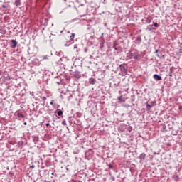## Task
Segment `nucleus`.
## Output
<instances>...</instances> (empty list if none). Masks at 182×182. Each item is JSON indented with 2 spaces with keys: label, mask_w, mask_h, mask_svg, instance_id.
Instances as JSON below:
<instances>
[{
  "label": "nucleus",
  "mask_w": 182,
  "mask_h": 182,
  "mask_svg": "<svg viewBox=\"0 0 182 182\" xmlns=\"http://www.w3.org/2000/svg\"><path fill=\"white\" fill-rule=\"evenodd\" d=\"M109 168H113V166H112V164H109Z\"/></svg>",
  "instance_id": "27"
},
{
  "label": "nucleus",
  "mask_w": 182,
  "mask_h": 182,
  "mask_svg": "<svg viewBox=\"0 0 182 182\" xmlns=\"http://www.w3.org/2000/svg\"><path fill=\"white\" fill-rule=\"evenodd\" d=\"M33 141L35 142V144L38 143L39 141V137H38L37 136H33Z\"/></svg>",
  "instance_id": "12"
},
{
  "label": "nucleus",
  "mask_w": 182,
  "mask_h": 182,
  "mask_svg": "<svg viewBox=\"0 0 182 182\" xmlns=\"http://www.w3.org/2000/svg\"><path fill=\"white\" fill-rule=\"evenodd\" d=\"M10 46H11V48H12L13 49H15V48L18 46V41L16 40H11Z\"/></svg>",
  "instance_id": "5"
},
{
  "label": "nucleus",
  "mask_w": 182,
  "mask_h": 182,
  "mask_svg": "<svg viewBox=\"0 0 182 182\" xmlns=\"http://www.w3.org/2000/svg\"><path fill=\"white\" fill-rule=\"evenodd\" d=\"M23 124H24V126H26L27 123H26V122H24Z\"/></svg>",
  "instance_id": "35"
},
{
  "label": "nucleus",
  "mask_w": 182,
  "mask_h": 182,
  "mask_svg": "<svg viewBox=\"0 0 182 182\" xmlns=\"http://www.w3.org/2000/svg\"><path fill=\"white\" fill-rule=\"evenodd\" d=\"M145 22H146V23H150V22H151V17H148L146 18Z\"/></svg>",
  "instance_id": "15"
},
{
  "label": "nucleus",
  "mask_w": 182,
  "mask_h": 182,
  "mask_svg": "<svg viewBox=\"0 0 182 182\" xmlns=\"http://www.w3.org/2000/svg\"><path fill=\"white\" fill-rule=\"evenodd\" d=\"M66 92H69V90L67 89V90H66Z\"/></svg>",
  "instance_id": "37"
},
{
  "label": "nucleus",
  "mask_w": 182,
  "mask_h": 182,
  "mask_svg": "<svg viewBox=\"0 0 182 182\" xmlns=\"http://www.w3.org/2000/svg\"><path fill=\"white\" fill-rule=\"evenodd\" d=\"M73 75L75 79H80L82 77V75L79 71L74 72Z\"/></svg>",
  "instance_id": "6"
},
{
  "label": "nucleus",
  "mask_w": 182,
  "mask_h": 182,
  "mask_svg": "<svg viewBox=\"0 0 182 182\" xmlns=\"http://www.w3.org/2000/svg\"><path fill=\"white\" fill-rule=\"evenodd\" d=\"M66 32V31H61L60 33H63V32Z\"/></svg>",
  "instance_id": "34"
},
{
  "label": "nucleus",
  "mask_w": 182,
  "mask_h": 182,
  "mask_svg": "<svg viewBox=\"0 0 182 182\" xmlns=\"http://www.w3.org/2000/svg\"><path fill=\"white\" fill-rule=\"evenodd\" d=\"M154 53H159V50H156Z\"/></svg>",
  "instance_id": "31"
},
{
  "label": "nucleus",
  "mask_w": 182,
  "mask_h": 182,
  "mask_svg": "<svg viewBox=\"0 0 182 182\" xmlns=\"http://www.w3.org/2000/svg\"><path fill=\"white\" fill-rule=\"evenodd\" d=\"M62 124H63V126H66V120H65V119H63L62 120Z\"/></svg>",
  "instance_id": "19"
},
{
  "label": "nucleus",
  "mask_w": 182,
  "mask_h": 182,
  "mask_svg": "<svg viewBox=\"0 0 182 182\" xmlns=\"http://www.w3.org/2000/svg\"><path fill=\"white\" fill-rule=\"evenodd\" d=\"M76 10L80 16H85L86 14H87V8L83 4L76 8Z\"/></svg>",
  "instance_id": "2"
},
{
  "label": "nucleus",
  "mask_w": 182,
  "mask_h": 182,
  "mask_svg": "<svg viewBox=\"0 0 182 182\" xmlns=\"http://www.w3.org/2000/svg\"><path fill=\"white\" fill-rule=\"evenodd\" d=\"M57 114H58V116L62 117V116H63V112L58 109H57Z\"/></svg>",
  "instance_id": "11"
},
{
  "label": "nucleus",
  "mask_w": 182,
  "mask_h": 182,
  "mask_svg": "<svg viewBox=\"0 0 182 182\" xmlns=\"http://www.w3.org/2000/svg\"><path fill=\"white\" fill-rule=\"evenodd\" d=\"M122 95L119 96V97H118V100H119V102H124V100H123L122 99Z\"/></svg>",
  "instance_id": "18"
},
{
  "label": "nucleus",
  "mask_w": 182,
  "mask_h": 182,
  "mask_svg": "<svg viewBox=\"0 0 182 182\" xmlns=\"http://www.w3.org/2000/svg\"><path fill=\"white\" fill-rule=\"evenodd\" d=\"M116 46H117V43L114 42L113 44V48L114 50H117V48Z\"/></svg>",
  "instance_id": "16"
},
{
  "label": "nucleus",
  "mask_w": 182,
  "mask_h": 182,
  "mask_svg": "<svg viewBox=\"0 0 182 182\" xmlns=\"http://www.w3.org/2000/svg\"><path fill=\"white\" fill-rule=\"evenodd\" d=\"M1 7L4 8V9H5V8H6V6L2 5Z\"/></svg>",
  "instance_id": "28"
},
{
  "label": "nucleus",
  "mask_w": 182,
  "mask_h": 182,
  "mask_svg": "<svg viewBox=\"0 0 182 182\" xmlns=\"http://www.w3.org/2000/svg\"><path fill=\"white\" fill-rule=\"evenodd\" d=\"M15 5L16 6H21V0H16Z\"/></svg>",
  "instance_id": "13"
},
{
  "label": "nucleus",
  "mask_w": 182,
  "mask_h": 182,
  "mask_svg": "<svg viewBox=\"0 0 182 182\" xmlns=\"http://www.w3.org/2000/svg\"><path fill=\"white\" fill-rule=\"evenodd\" d=\"M69 97H73L72 95H70L69 96Z\"/></svg>",
  "instance_id": "38"
},
{
  "label": "nucleus",
  "mask_w": 182,
  "mask_h": 182,
  "mask_svg": "<svg viewBox=\"0 0 182 182\" xmlns=\"http://www.w3.org/2000/svg\"><path fill=\"white\" fill-rule=\"evenodd\" d=\"M46 126L48 127V126H50V124L47 123V124H46Z\"/></svg>",
  "instance_id": "33"
},
{
  "label": "nucleus",
  "mask_w": 182,
  "mask_h": 182,
  "mask_svg": "<svg viewBox=\"0 0 182 182\" xmlns=\"http://www.w3.org/2000/svg\"><path fill=\"white\" fill-rule=\"evenodd\" d=\"M119 68L123 75L126 76V75H127V69L126 68V67L123 65V64H121L119 65Z\"/></svg>",
  "instance_id": "4"
},
{
  "label": "nucleus",
  "mask_w": 182,
  "mask_h": 182,
  "mask_svg": "<svg viewBox=\"0 0 182 182\" xmlns=\"http://www.w3.org/2000/svg\"><path fill=\"white\" fill-rule=\"evenodd\" d=\"M76 34L75 33H72L71 35L70 36V41H67L66 43L65 44V46H70L73 42H75V36Z\"/></svg>",
  "instance_id": "3"
},
{
  "label": "nucleus",
  "mask_w": 182,
  "mask_h": 182,
  "mask_svg": "<svg viewBox=\"0 0 182 182\" xmlns=\"http://www.w3.org/2000/svg\"><path fill=\"white\" fill-rule=\"evenodd\" d=\"M0 75H1V71H0Z\"/></svg>",
  "instance_id": "40"
},
{
  "label": "nucleus",
  "mask_w": 182,
  "mask_h": 182,
  "mask_svg": "<svg viewBox=\"0 0 182 182\" xmlns=\"http://www.w3.org/2000/svg\"><path fill=\"white\" fill-rule=\"evenodd\" d=\"M74 50H76V52H77V44H75L74 46Z\"/></svg>",
  "instance_id": "20"
},
{
  "label": "nucleus",
  "mask_w": 182,
  "mask_h": 182,
  "mask_svg": "<svg viewBox=\"0 0 182 182\" xmlns=\"http://www.w3.org/2000/svg\"><path fill=\"white\" fill-rule=\"evenodd\" d=\"M84 52H87V48H85V49H84Z\"/></svg>",
  "instance_id": "29"
},
{
  "label": "nucleus",
  "mask_w": 182,
  "mask_h": 182,
  "mask_svg": "<svg viewBox=\"0 0 182 182\" xmlns=\"http://www.w3.org/2000/svg\"><path fill=\"white\" fill-rule=\"evenodd\" d=\"M127 59H134L135 60H140V54H139V50H135L132 53L127 54Z\"/></svg>",
  "instance_id": "1"
},
{
  "label": "nucleus",
  "mask_w": 182,
  "mask_h": 182,
  "mask_svg": "<svg viewBox=\"0 0 182 182\" xmlns=\"http://www.w3.org/2000/svg\"><path fill=\"white\" fill-rule=\"evenodd\" d=\"M41 99L43 102H46V97H42Z\"/></svg>",
  "instance_id": "22"
},
{
  "label": "nucleus",
  "mask_w": 182,
  "mask_h": 182,
  "mask_svg": "<svg viewBox=\"0 0 182 182\" xmlns=\"http://www.w3.org/2000/svg\"><path fill=\"white\" fill-rule=\"evenodd\" d=\"M156 56H158V57H159V54H157V55H156Z\"/></svg>",
  "instance_id": "39"
},
{
  "label": "nucleus",
  "mask_w": 182,
  "mask_h": 182,
  "mask_svg": "<svg viewBox=\"0 0 182 182\" xmlns=\"http://www.w3.org/2000/svg\"><path fill=\"white\" fill-rule=\"evenodd\" d=\"M31 168H35V166H34V165H32V166H31Z\"/></svg>",
  "instance_id": "32"
},
{
  "label": "nucleus",
  "mask_w": 182,
  "mask_h": 182,
  "mask_svg": "<svg viewBox=\"0 0 182 182\" xmlns=\"http://www.w3.org/2000/svg\"><path fill=\"white\" fill-rule=\"evenodd\" d=\"M89 82H90V85H95L96 83V79L90 78Z\"/></svg>",
  "instance_id": "10"
},
{
  "label": "nucleus",
  "mask_w": 182,
  "mask_h": 182,
  "mask_svg": "<svg viewBox=\"0 0 182 182\" xmlns=\"http://www.w3.org/2000/svg\"><path fill=\"white\" fill-rule=\"evenodd\" d=\"M57 85H60V82H57Z\"/></svg>",
  "instance_id": "36"
},
{
  "label": "nucleus",
  "mask_w": 182,
  "mask_h": 182,
  "mask_svg": "<svg viewBox=\"0 0 182 182\" xmlns=\"http://www.w3.org/2000/svg\"><path fill=\"white\" fill-rule=\"evenodd\" d=\"M154 155H156V154H158V155H159V154H160V153H159V152H158V153H157V152H154Z\"/></svg>",
  "instance_id": "30"
},
{
  "label": "nucleus",
  "mask_w": 182,
  "mask_h": 182,
  "mask_svg": "<svg viewBox=\"0 0 182 182\" xmlns=\"http://www.w3.org/2000/svg\"><path fill=\"white\" fill-rule=\"evenodd\" d=\"M132 130H133V128H132V127H129L128 132H132Z\"/></svg>",
  "instance_id": "23"
},
{
  "label": "nucleus",
  "mask_w": 182,
  "mask_h": 182,
  "mask_svg": "<svg viewBox=\"0 0 182 182\" xmlns=\"http://www.w3.org/2000/svg\"><path fill=\"white\" fill-rule=\"evenodd\" d=\"M139 159L140 160H144V159H146V153H141L139 155Z\"/></svg>",
  "instance_id": "9"
},
{
  "label": "nucleus",
  "mask_w": 182,
  "mask_h": 182,
  "mask_svg": "<svg viewBox=\"0 0 182 182\" xmlns=\"http://www.w3.org/2000/svg\"><path fill=\"white\" fill-rule=\"evenodd\" d=\"M153 78L155 80H161V76H160V75H159L157 74L154 75Z\"/></svg>",
  "instance_id": "8"
},
{
  "label": "nucleus",
  "mask_w": 182,
  "mask_h": 182,
  "mask_svg": "<svg viewBox=\"0 0 182 182\" xmlns=\"http://www.w3.org/2000/svg\"><path fill=\"white\" fill-rule=\"evenodd\" d=\"M169 76H170V77H173V73L171 71L169 73Z\"/></svg>",
  "instance_id": "25"
},
{
  "label": "nucleus",
  "mask_w": 182,
  "mask_h": 182,
  "mask_svg": "<svg viewBox=\"0 0 182 182\" xmlns=\"http://www.w3.org/2000/svg\"><path fill=\"white\" fill-rule=\"evenodd\" d=\"M45 59H48V55H45L43 57V60H45Z\"/></svg>",
  "instance_id": "24"
},
{
  "label": "nucleus",
  "mask_w": 182,
  "mask_h": 182,
  "mask_svg": "<svg viewBox=\"0 0 182 182\" xmlns=\"http://www.w3.org/2000/svg\"><path fill=\"white\" fill-rule=\"evenodd\" d=\"M17 117H19L20 119L24 117L23 114H22L21 113H18Z\"/></svg>",
  "instance_id": "17"
},
{
  "label": "nucleus",
  "mask_w": 182,
  "mask_h": 182,
  "mask_svg": "<svg viewBox=\"0 0 182 182\" xmlns=\"http://www.w3.org/2000/svg\"><path fill=\"white\" fill-rule=\"evenodd\" d=\"M50 105H52V106H55L54 104H53V100H52V101L50 102Z\"/></svg>",
  "instance_id": "26"
},
{
  "label": "nucleus",
  "mask_w": 182,
  "mask_h": 182,
  "mask_svg": "<svg viewBox=\"0 0 182 182\" xmlns=\"http://www.w3.org/2000/svg\"><path fill=\"white\" fill-rule=\"evenodd\" d=\"M154 26H155V28L159 27V23H154Z\"/></svg>",
  "instance_id": "21"
},
{
  "label": "nucleus",
  "mask_w": 182,
  "mask_h": 182,
  "mask_svg": "<svg viewBox=\"0 0 182 182\" xmlns=\"http://www.w3.org/2000/svg\"><path fill=\"white\" fill-rule=\"evenodd\" d=\"M135 43L136 45H140L141 43V36L136 37V39L135 40Z\"/></svg>",
  "instance_id": "7"
},
{
  "label": "nucleus",
  "mask_w": 182,
  "mask_h": 182,
  "mask_svg": "<svg viewBox=\"0 0 182 182\" xmlns=\"http://www.w3.org/2000/svg\"><path fill=\"white\" fill-rule=\"evenodd\" d=\"M151 107H153V106L150 105L149 104V102H146V109H147V110H150L151 109Z\"/></svg>",
  "instance_id": "14"
}]
</instances>
